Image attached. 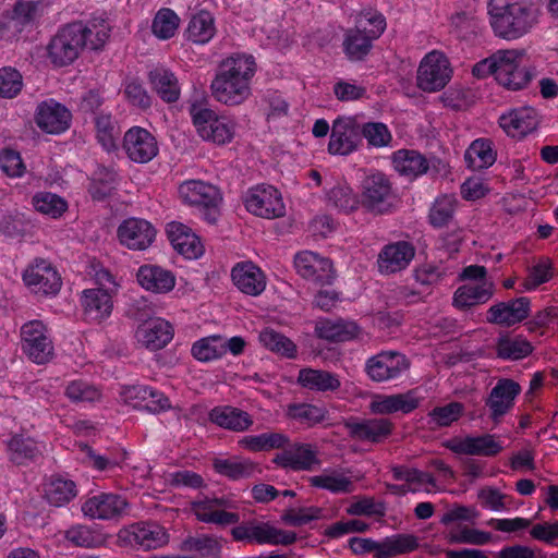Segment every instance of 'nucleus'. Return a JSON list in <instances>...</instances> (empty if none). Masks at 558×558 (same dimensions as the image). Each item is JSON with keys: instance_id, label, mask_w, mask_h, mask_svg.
<instances>
[{"instance_id": "obj_1", "label": "nucleus", "mask_w": 558, "mask_h": 558, "mask_svg": "<svg viewBox=\"0 0 558 558\" xmlns=\"http://www.w3.org/2000/svg\"><path fill=\"white\" fill-rule=\"evenodd\" d=\"M109 36L110 27L104 17L68 23L60 27L47 44V59L53 68L71 65L85 47L100 50Z\"/></svg>"}, {"instance_id": "obj_2", "label": "nucleus", "mask_w": 558, "mask_h": 558, "mask_svg": "<svg viewBox=\"0 0 558 558\" xmlns=\"http://www.w3.org/2000/svg\"><path fill=\"white\" fill-rule=\"evenodd\" d=\"M191 509L196 519L203 523L219 526L233 525L230 534L234 542L245 544L269 545L270 534L268 522L248 520L240 522L236 512L238 504L229 496L203 497L191 502Z\"/></svg>"}, {"instance_id": "obj_3", "label": "nucleus", "mask_w": 558, "mask_h": 558, "mask_svg": "<svg viewBox=\"0 0 558 558\" xmlns=\"http://www.w3.org/2000/svg\"><path fill=\"white\" fill-rule=\"evenodd\" d=\"M256 72L253 56L235 53L225 59L211 82L215 99L227 106L244 102L251 95V82Z\"/></svg>"}, {"instance_id": "obj_4", "label": "nucleus", "mask_w": 558, "mask_h": 558, "mask_svg": "<svg viewBox=\"0 0 558 558\" xmlns=\"http://www.w3.org/2000/svg\"><path fill=\"white\" fill-rule=\"evenodd\" d=\"M538 10L531 0H489L488 16L494 34L506 40H515L538 22Z\"/></svg>"}, {"instance_id": "obj_5", "label": "nucleus", "mask_w": 558, "mask_h": 558, "mask_svg": "<svg viewBox=\"0 0 558 558\" xmlns=\"http://www.w3.org/2000/svg\"><path fill=\"white\" fill-rule=\"evenodd\" d=\"M524 57L523 49L498 50L477 62L472 72L476 77L493 74L500 85L511 90H519L526 87L534 76L532 69L522 65Z\"/></svg>"}, {"instance_id": "obj_6", "label": "nucleus", "mask_w": 558, "mask_h": 558, "mask_svg": "<svg viewBox=\"0 0 558 558\" xmlns=\"http://www.w3.org/2000/svg\"><path fill=\"white\" fill-rule=\"evenodd\" d=\"M22 353L33 363L45 365L54 356L51 329L40 319H31L20 328Z\"/></svg>"}, {"instance_id": "obj_7", "label": "nucleus", "mask_w": 558, "mask_h": 558, "mask_svg": "<svg viewBox=\"0 0 558 558\" xmlns=\"http://www.w3.org/2000/svg\"><path fill=\"white\" fill-rule=\"evenodd\" d=\"M189 112L202 140L215 145H226L233 140L235 123L231 119L196 102L190 106Z\"/></svg>"}, {"instance_id": "obj_8", "label": "nucleus", "mask_w": 558, "mask_h": 558, "mask_svg": "<svg viewBox=\"0 0 558 558\" xmlns=\"http://www.w3.org/2000/svg\"><path fill=\"white\" fill-rule=\"evenodd\" d=\"M393 190L389 178L380 171L371 170L360 184L359 202L367 211L387 215L393 210Z\"/></svg>"}, {"instance_id": "obj_9", "label": "nucleus", "mask_w": 558, "mask_h": 558, "mask_svg": "<svg viewBox=\"0 0 558 558\" xmlns=\"http://www.w3.org/2000/svg\"><path fill=\"white\" fill-rule=\"evenodd\" d=\"M385 28L386 20L381 13L373 9L362 11L355 17L354 29H351V60H362Z\"/></svg>"}, {"instance_id": "obj_10", "label": "nucleus", "mask_w": 558, "mask_h": 558, "mask_svg": "<svg viewBox=\"0 0 558 558\" xmlns=\"http://www.w3.org/2000/svg\"><path fill=\"white\" fill-rule=\"evenodd\" d=\"M393 169L402 177L415 179L424 174L447 172V163L436 156L425 157L415 149H398L391 154Z\"/></svg>"}, {"instance_id": "obj_11", "label": "nucleus", "mask_w": 558, "mask_h": 558, "mask_svg": "<svg viewBox=\"0 0 558 558\" xmlns=\"http://www.w3.org/2000/svg\"><path fill=\"white\" fill-rule=\"evenodd\" d=\"M245 209L260 218L275 219L286 215V205L278 189L269 184H257L243 195Z\"/></svg>"}, {"instance_id": "obj_12", "label": "nucleus", "mask_w": 558, "mask_h": 558, "mask_svg": "<svg viewBox=\"0 0 558 558\" xmlns=\"http://www.w3.org/2000/svg\"><path fill=\"white\" fill-rule=\"evenodd\" d=\"M118 541L123 546L136 549L151 550L162 547L169 542L167 530L157 522H136L122 527Z\"/></svg>"}, {"instance_id": "obj_13", "label": "nucleus", "mask_w": 558, "mask_h": 558, "mask_svg": "<svg viewBox=\"0 0 558 558\" xmlns=\"http://www.w3.org/2000/svg\"><path fill=\"white\" fill-rule=\"evenodd\" d=\"M447 57L437 50L427 53L420 63L416 82L420 89L435 93L442 89L451 78Z\"/></svg>"}, {"instance_id": "obj_14", "label": "nucleus", "mask_w": 558, "mask_h": 558, "mask_svg": "<svg viewBox=\"0 0 558 558\" xmlns=\"http://www.w3.org/2000/svg\"><path fill=\"white\" fill-rule=\"evenodd\" d=\"M25 286L40 296H54L62 287L57 268L47 259H35L23 272Z\"/></svg>"}, {"instance_id": "obj_15", "label": "nucleus", "mask_w": 558, "mask_h": 558, "mask_svg": "<svg viewBox=\"0 0 558 558\" xmlns=\"http://www.w3.org/2000/svg\"><path fill=\"white\" fill-rule=\"evenodd\" d=\"M122 149L132 162L145 165L158 156L159 144L156 136L147 129L134 125L125 131Z\"/></svg>"}, {"instance_id": "obj_16", "label": "nucleus", "mask_w": 558, "mask_h": 558, "mask_svg": "<svg viewBox=\"0 0 558 558\" xmlns=\"http://www.w3.org/2000/svg\"><path fill=\"white\" fill-rule=\"evenodd\" d=\"M410 367L408 357L397 351H381L369 357L365 363L367 376L377 383L401 377Z\"/></svg>"}, {"instance_id": "obj_17", "label": "nucleus", "mask_w": 558, "mask_h": 558, "mask_svg": "<svg viewBox=\"0 0 558 558\" xmlns=\"http://www.w3.org/2000/svg\"><path fill=\"white\" fill-rule=\"evenodd\" d=\"M280 449L281 452L274 457L272 463L281 469L294 472L314 471L320 465L318 452L311 444L289 441Z\"/></svg>"}, {"instance_id": "obj_18", "label": "nucleus", "mask_w": 558, "mask_h": 558, "mask_svg": "<svg viewBox=\"0 0 558 558\" xmlns=\"http://www.w3.org/2000/svg\"><path fill=\"white\" fill-rule=\"evenodd\" d=\"M446 448L456 454L495 457L504 450L502 441L495 434L466 435L446 441Z\"/></svg>"}, {"instance_id": "obj_19", "label": "nucleus", "mask_w": 558, "mask_h": 558, "mask_svg": "<svg viewBox=\"0 0 558 558\" xmlns=\"http://www.w3.org/2000/svg\"><path fill=\"white\" fill-rule=\"evenodd\" d=\"M294 266L302 278L322 287L331 284L336 277L331 260L312 251L298 253Z\"/></svg>"}, {"instance_id": "obj_20", "label": "nucleus", "mask_w": 558, "mask_h": 558, "mask_svg": "<svg viewBox=\"0 0 558 558\" xmlns=\"http://www.w3.org/2000/svg\"><path fill=\"white\" fill-rule=\"evenodd\" d=\"M35 122L43 132L59 135L70 129L72 112L64 105L50 98L37 105Z\"/></svg>"}, {"instance_id": "obj_21", "label": "nucleus", "mask_w": 558, "mask_h": 558, "mask_svg": "<svg viewBox=\"0 0 558 558\" xmlns=\"http://www.w3.org/2000/svg\"><path fill=\"white\" fill-rule=\"evenodd\" d=\"M129 502L122 495L114 493H99L89 497L82 505L84 515L98 520H116L125 512Z\"/></svg>"}, {"instance_id": "obj_22", "label": "nucleus", "mask_w": 558, "mask_h": 558, "mask_svg": "<svg viewBox=\"0 0 558 558\" xmlns=\"http://www.w3.org/2000/svg\"><path fill=\"white\" fill-rule=\"evenodd\" d=\"M520 392V385L510 378H501L493 387L485 399V405L489 410V417L495 424H499L501 418L510 412Z\"/></svg>"}, {"instance_id": "obj_23", "label": "nucleus", "mask_w": 558, "mask_h": 558, "mask_svg": "<svg viewBox=\"0 0 558 558\" xmlns=\"http://www.w3.org/2000/svg\"><path fill=\"white\" fill-rule=\"evenodd\" d=\"M120 243L133 251L148 248L156 239V229L142 218H128L118 228Z\"/></svg>"}, {"instance_id": "obj_24", "label": "nucleus", "mask_w": 558, "mask_h": 558, "mask_svg": "<svg viewBox=\"0 0 558 558\" xmlns=\"http://www.w3.org/2000/svg\"><path fill=\"white\" fill-rule=\"evenodd\" d=\"M173 326L161 317L145 320L135 332L137 342L151 352L163 349L173 339Z\"/></svg>"}, {"instance_id": "obj_25", "label": "nucleus", "mask_w": 558, "mask_h": 558, "mask_svg": "<svg viewBox=\"0 0 558 558\" xmlns=\"http://www.w3.org/2000/svg\"><path fill=\"white\" fill-rule=\"evenodd\" d=\"M530 313L531 300L526 296H520L492 305L487 311V322L504 327H512L525 320Z\"/></svg>"}, {"instance_id": "obj_26", "label": "nucleus", "mask_w": 558, "mask_h": 558, "mask_svg": "<svg viewBox=\"0 0 558 558\" xmlns=\"http://www.w3.org/2000/svg\"><path fill=\"white\" fill-rule=\"evenodd\" d=\"M415 256V247L408 241L386 244L378 254V270L391 275L404 270Z\"/></svg>"}, {"instance_id": "obj_27", "label": "nucleus", "mask_w": 558, "mask_h": 558, "mask_svg": "<svg viewBox=\"0 0 558 558\" xmlns=\"http://www.w3.org/2000/svg\"><path fill=\"white\" fill-rule=\"evenodd\" d=\"M179 195L184 204L203 207L209 214H215V207H218L220 202L219 191L201 180H190L180 184Z\"/></svg>"}, {"instance_id": "obj_28", "label": "nucleus", "mask_w": 558, "mask_h": 558, "mask_svg": "<svg viewBox=\"0 0 558 558\" xmlns=\"http://www.w3.org/2000/svg\"><path fill=\"white\" fill-rule=\"evenodd\" d=\"M167 238L174 251L187 259H197L204 253L201 239L182 222L171 221L166 227Z\"/></svg>"}, {"instance_id": "obj_29", "label": "nucleus", "mask_w": 558, "mask_h": 558, "mask_svg": "<svg viewBox=\"0 0 558 558\" xmlns=\"http://www.w3.org/2000/svg\"><path fill=\"white\" fill-rule=\"evenodd\" d=\"M231 279L239 291L250 296H258L266 289L264 271L252 262L236 263L231 269Z\"/></svg>"}, {"instance_id": "obj_30", "label": "nucleus", "mask_w": 558, "mask_h": 558, "mask_svg": "<svg viewBox=\"0 0 558 558\" xmlns=\"http://www.w3.org/2000/svg\"><path fill=\"white\" fill-rule=\"evenodd\" d=\"M539 122L537 111L532 107L509 110L499 118L502 130L511 137L521 138L533 132Z\"/></svg>"}, {"instance_id": "obj_31", "label": "nucleus", "mask_w": 558, "mask_h": 558, "mask_svg": "<svg viewBox=\"0 0 558 558\" xmlns=\"http://www.w3.org/2000/svg\"><path fill=\"white\" fill-rule=\"evenodd\" d=\"M140 286L146 291L156 294H166L175 287V275L159 265L144 264L136 274Z\"/></svg>"}, {"instance_id": "obj_32", "label": "nucleus", "mask_w": 558, "mask_h": 558, "mask_svg": "<svg viewBox=\"0 0 558 558\" xmlns=\"http://www.w3.org/2000/svg\"><path fill=\"white\" fill-rule=\"evenodd\" d=\"M53 1L54 0H17L9 21L10 26L17 33L32 28L36 21L52 5Z\"/></svg>"}, {"instance_id": "obj_33", "label": "nucleus", "mask_w": 558, "mask_h": 558, "mask_svg": "<svg viewBox=\"0 0 558 558\" xmlns=\"http://www.w3.org/2000/svg\"><path fill=\"white\" fill-rule=\"evenodd\" d=\"M208 418L213 424L234 433L246 432L254 424L253 416L248 412L232 405L213 408Z\"/></svg>"}, {"instance_id": "obj_34", "label": "nucleus", "mask_w": 558, "mask_h": 558, "mask_svg": "<svg viewBox=\"0 0 558 558\" xmlns=\"http://www.w3.org/2000/svg\"><path fill=\"white\" fill-rule=\"evenodd\" d=\"M495 293V284L492 280L469 282L459 287L452 299V304L459 310H468L476 305L485 304Z\"/></svg>"}, {"instance_id": "obj_35", "label": "nucleus", "mask_w": 558, "mask_h": 558, "mask_svg": "<svg viewBox=\"0 0 558 558\" xmlns=\"http://www.w3.org/2000/svg\"><path fill=\"white\" fill-rule=\"evenodd\" d=\"M45 446L25 434H14L7 442L9 459L16 465H27L36 461L44 452Z\"/></svg>"}, {"instance_id": "obj_36", "label": "nucleus", "mask_w": 558, "mask_h": 558, "mask_svg": "<svg viewBox=\"0 0 558 558\" xmlns=\"http://www.w3.org/2000/svg\"><path fill=\"white\" fill-rule=\"evenodd\" d=\"M81 305L85 319L90 322L107 319L113 308L112 296L105 289H85L81 295Z\"/></svg>"}, {"instance_id": "obj_37", "label": "nucleus", "mask_w": 558, "mask_h": 558, "mask_svg": "<svg viewBox=\"0 0 558 558\" xmlns=\"http://www.w3.org/2000/svg\"><path fill=\"white\" fill-rule=\"evenodd\" d=\"M148 82L159 98L167 102H177L181 95V87L177 75L168 68L156 66L148 72Z\"/></svg>"}, {"instance_id": "obj_38", "label": "nucleus", "mask_w": 558, "mask_h": 558, "mask_svg": "<svg viewBox=\"0 0 558 558\" xmlns=\"http://www.w3.org/2000/svg\"><path fill=\"white\" fill-rule=\"evenodd\" d=\"M420 404L414 390L405 393L376 397L369 404L375 414H390L395 412L410 413Z\"/></svg>"}, {"instance_id": "obj_39", "label": "nucleus", "mask_w": 558, "mask_h": 558, "mask_svg": "<svg viewBox=\"0 0 558 558\" xmlns=\"http://www.w3.org/2000/svg\"><path fill=\"white\" fill-rule=\"evenodd\" d=\"M392 423L388 418H369L351 423V438L369 442H380L392 432Z\"/></svg>"}, {"instance_id": "obj_40", "label": "nucleus", "mask_w": 558, "mask_h": 558, "mask_svg": "<svg viewBox=\"0 0 558 558\" xmlns=\"http://www.w3.org/2000/svg\"><path fill=\"white\" fill-rule=\"evenodd\" d=\"M296 381L305 389L319 392L335 391L340 387V380L337 375L312 367L301 368Z\"/></svg>"}, {"instance_id": "obj_41", "label": "nucleus", "mask_w": 558, "mask_h": 558, "mask_svg": "<svg viewBox=\"0 0 558 558\" xmlns=\"http://www.w3.org/2000/svg\"><path fill=\"white\" fill-rule=\"evenodd\" d=\"M216 31L214 15L207 10H199L191 16L185 35L190 41L205 45L214 38Z\"/></svg>"}, {"instance_id": "obj_42", "label": "nucleus", "mask_w": 558, "mask_h": 558, "mask_svg": "<svg viewBox=\"0 0 558 558\" xmlns=\"http://www.w3.org/2000/svg\"><path fill=\"white\" fill-rule=\"evenodd\" d=\"M497 153L488 138H476L464 153L468 168L472 170L487 169L496 161Z\"/></svg>"}, {"instance_id": "obj_43", "label": "nucleus", "mask_w": 558, "mask_h": 558, "mask_svg": "<svg viewBox=\"0 0 558 558\" xmlns=\"http://www.w3.org/2000/svg\"><path fill=\"white\" fill-rule=\"evenodd\" d=\"M289 442V437L283 433L268 432L258 435H248L239 439L240 448L251 452L270 451L283 448Z\"/></svg>"}, {"instance_id": "obj_44", "label": "nucleus", "mask_w": 558, "mask_h": 558, "mask_svg": "<svg viewBox=\"0 0 558 558\" xmlns=\"http://www.w3.org/2000/svg\"><path fill=\"white\" fill-rule=\"evenodd\" d=\"M418 538L413 534H395L380 542L376 558H393L418 548Z\"/></svg>"}, {"instance_id": "obj_45", "label": "nucleus", "mask_w": 558, "mask_h": 558, "mask_svg": "<svg viewBox=\"0 0 558 558\" xmlns=\"http://www.w3.org/2000/svg\"><path fill=\"white\" fill-rule=\"evenodd\" d=\"M77 494L76 484L62 476H51L45 485V497L54 507L69 504Z\"/></svg>"}, {"instance_id": "obj_46", "label": "nucleus", "mask_w": 558, "mask_h": 558, "mask_svg": "<svg viewBox=\"0 0 558 558\" xmlns=\"http://www.w3.org/2000/svg\"><path fill=\"white\" fill-rule=\"evenodd\" d=\"M213 468L219 475L226 476L232 481L247 478L253 475L256 464L248 459L217 458L213 462Z\"/></svg>"}, {"instance_id": "obj_47", "label": "nucleus", "mask_w": 558, "mask_h": 558, "mask_svg": "<svg viewBox=\"0 0 558 558\" xmlns=\"http://www.w3.org/2000/svg\"><path fill=\"white\" fill-rule=\"evenodd\" d=\"M64 396L74 404L88 405L101 398L100 389L85 379H73L66 383Z\"/></svg>"}, {"instance_id": "obj_48", "label": "nucleus", "mask_w": 558, "mask_h": 558, "mask_svg": "<svg viewBox=\"0 0 558 558\" xmlns=\"http://www.w3.org/2000/svg\"><path fill=\"white\" fill-rule=\"evenodd\" d=\"M260 343L269 351L287 359H295L298 354L295 343L281 332L266 328L259 333Z\"/></svg>"}, {"instance_id": "obj_49", "label": "nucleus", "mask_w": 558, "mask_h": 558, "mask_svg": "<svg viewBox=\"0 0 558 558\" xmlns=\"http://www.w3.org/2000/svg\"><path fill=\"white\" fill-rule=\"evenodd\" d=\"M184 551H195L201 558H220L221 543L213 535H198L186 537L181 545Z\"/></svg>"}, {"instance_id": "obj_50", "label": "nucleus", "mask_w": 558, "mask_h": 558, "mask_svg": "<svg viewBox=\"0 0 558 558\" xmlns=\"http://www.w3.org/2000/svg\"><path fill=\"white\" fill-rule=\"evenodd\" d=\"M192 356L203 363L221 359L225 355L222 337L213 335L195 341L191 349Z\"/></svg>"}, {"instance_id": "obj_51", "label": "nucleus", "mask_w": 558, "mask_h": 558, "mask_svg": "<svg viewBox=\"0 0 558 558\" xmlns=\"http://www.w3.org/2000/svg\"><path fill=\"white\" fill-rule=\"evenodd\" d=\"M35 209L52 219L60 218L68 210V202L51 192H38L33 196Z\"/></svg>"}, {"instance_id": "obj_52", "label": "nucleus", "mask_w": 558, "mask_h": 558, "mask_svg": "<svg viewBox=\"0 0 558 558\" xmlns=\"http://www.w3.org/2000/svg\"><path fill=\"white\" fill-rule=\"evenodd\" d=\"M118 173L112 168L101 167L92 180L88 192L93 199L104 201L116 190Z\"/></svg>"}, {"instance_id": "obj_53", "label": "nucleus", "mask_w": 558, "mask_h": 558, "mask_svg": "<svg viewBox=\"0 0 558 558\" xmlns=\"http://www.w3.org/2000/svg\"><path fill=\"white\" fill-rule=\"evenodd\" d=\"M94 124L96 130V137L102 148L107 151L116 149V121L112 114V110L109 109L108 111L94 117Z\"/></svg>"}, {"instance_id": "obj_54", "label": "nucleus", "mask_w": 558, "mask_h": 558, "mask_svg": "<svg viewBox=\"0 0 558 558\" xmlns=\"http://www.w3.org/2000/svg\"><path fill=\"white\" fill-rule=\"evenodd\" d=\"M179 24L180 19L172 9L161 8L153 20L151 32L157 38L167 40L175 35Z\"/></svg>"}, {"instance_id": "obj_55", "label": "nucleus", "mask_w": 558, "mask_h": 558, "mask_svg": "<svg viewBox=\"0 0 558 558\" xmlns=\"http://www.w3.org/2000/svg\"><path fill=\"white\" fill-rule=\"evenodd\" d=\"M287 415L300 424L312 427L325 420L326 411L310 403H291L287 408Z\"/></svg>"}, {"instance_id": "obj_56", "label": "nucleus", "mask_w": 558, "mask_h": 558, "mask_svg": "<svg viewBox=\"0 0 558 558\" xmlns=\"http://www.w3.org/2000/svg\"><path fill=\"white\" fill-rule=\"evenodd\" d=\"M457 199L452 195H441L435 199L429 209V222L435 228L448 226L453 219Z\"/></svg>"}, {"instance_id": "obj_57", "label": "nucleus", "mask_w": 558, "mask_h": 558, "mask_svg": "<svg viewBox=\"0 0 558 558\" xmlns=\"http://www.w3.org/2000/svg\"><path fill=\"white\" fill-rule=\"evenodd\" d=\"M464 405L461 402H450L441 407H436L428 412V423L434 427H448L464 413Z\"/></svg>"}, {"instance_id": "obj_58", "label": "nucleus", "mask_w": 558, "mask_h": 558, "mask_svg": "<svg viewBox=\"0 0 558 558\" xmlns=\"http://www.w3.org/2000/svg\"><path fill=\"white\" fill-rule=\"evenodd\" d=\"M533 350L532 344L522 337L500 338L497 343V354L504 360H520Z\"/></svg>"}, {"instance_id": "obj_59", "label": "nucleus", "mask_w": 558, "mask_h": 558, "mask_svg": "<svg viewBox=\"0 0 558 558\" xmlns=\"http://www.w3.org/2000/svg\"><path fill=\"white\" fill-rule=\"evenodd\" d=\"M314 331L317 338L329 342L343 341L345 335L349 333L347 322L343 319L331 320L329 318L317 319Z\"/></svg>"}, {"instance_id": "obj_60", "label": "nucleus", "mask_w": 558, "mask_h": 558, "mask_svg": "<svg viewBox=\"0 0 558 558\" xmlns=\"http://www.w3.org/2000/svg\"><path fill=\"white\" fill-rule=\"evenodd\" d=\"M23 76L15 68H0V98L13 99L22 92Z\"/></svg>"}, {"instance_id": "obj_61", "label": "nucleus", "mask_w": 558, "mask_h": 558, "mask_svg": "<svg viewBox=\"0 0 558 558\" xmlns=\"http://www.w3.org/2000/svg\"><path fill=\"white\" fill-rule=\"evenodd\" d=\"M362 135L367 144L375 148L388 147L392 142V134L381 122H367L362 126Z\"/></svg>"}, {"instance_id": "obj_62", "label": "nucleus", "mask_w": 558, "mask_h": 558, "mask_svg": "<svg viewBox=\"0 0 558 558\" xmlns=\"http://www.w3.org/2000/svg\"><path fill=\"white\" fill-rule=\"evenodd\" d=\"M448 539L452 544H470L481 546L490 543L493 535L489 532L462 526L451 531L448 535Z\"/></svg>"}, {"instance_id": "obj_63", "label": "nucleus", "mask_w": 558, "mask_h": 558, "mask_svg": "<svg viewBox=\"0 0 558 558\" xmlns=\"http://www.w3.org/2000/svg\"><path fill=\"white\" fill-rule=\"evenodd\" d=\"M123 93L125 99L131 106L141 110H147L151 107V96L138 80L133 78L128 81Z\"/></svg>"}, {"instance_id": "obj_64", "label": "nucleus", "mask_w": 558, "mask_h": 558, "mask_svg": "<svg viewBox=\"0 0 558 558\" xmlns=\"http://www.w3.org/2000/svg\"><path fill=\"white\" fill-rule=\"evenodd\" d=\"M0 169L10 178H21L26 171V166L17 150L2 148L0 149Z\"/></svg>"}]
</instances>
